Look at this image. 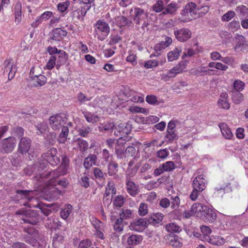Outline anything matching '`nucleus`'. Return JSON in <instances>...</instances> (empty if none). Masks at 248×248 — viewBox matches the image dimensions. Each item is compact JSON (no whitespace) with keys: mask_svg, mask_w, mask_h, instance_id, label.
<instances>
[{"mask_svg":"<svg viewBox=\"0 0 248 248\" xmlns=\"http://www.w3.org/2000/svg\"><path fill=\"white\" fill-rule=\"evenodd\" d=\"M60 171L58 170L52 171H45L41 174L37 175L35 178L39 183L44 182L46 179L49 178L47 181L44 187V192L49 196L51 199H56L61 194V191L56 186L58 185L62 187H65L68 183L66 179L58 180L57 179L61 175Z\"/></svg>","mask_w":248,"mask_h":248,"instance_id":"obj_1","label":"nucleus"},{"mask_svg":"<svg viewBox=\"0 0 248 248\" xmlns=\"http://www.w3.org/2000/svg\"><path fill=\"white\" fill-rule=\"evenodd\" d=\"M201 11V16L205 15L209 10V7L207 5L198 6L197 5L193 2H190L187 3L184 7L182 15L186 16L187 14H189L191 16H194V18H196L198 16L196 15L197 10Z\"/></svg>","mask_w":248,"mask_h":248,"instance_id":"obj_2","label":"nucleus"},{"mask_svg":"<svg viewBox=\"0 0 248 248\" xmlns=\"http://www.w3.org/2000/svg\"><path fill=\"white\" fill-rule=\"evenodd\" d=\"M57 153V149L55 148H52L46 153L42 155V158L44 162L42 163V165L41 163H40V168L43 169L47 163L52 166H55L59 164L60 162V159L56 155Z\"/></svg>","mask_w":248,"mask_h":248,"instance_id":"obj_3","label":"nucleus"},{"mask_svg":"<svg viewBox=\"0 0 248 248\" xmlns=\"http://www.w3.org/2000/svg\"><path fill=\"white\" fill-rule=\"evenodd\" d=\"M16 144V140L15 138L10 137L3 139L0 143V151L5 154L12 152L15 149Z\"/></svg>","mask_w":248,"mask_h":248,"instance_id":"obj_4","label":"nucleus"},{"mask_svg":"<svg viewBox=\"0 0 248 248\" xmlns=\"http://www.w3.org/2000/svg\"><path fill=\"white\" fill-rule=\"evenodd\" d=\"M205 175L203 171L199 170L197 172V175L194 179L192 183V187H194L196 189H198L203 191L207 186V182L205 178Z\"/></svg>","mask_w":248,"mask_h":248,"instance_id":"obj_5","label":"nucleus"},{"mask_svg":"<svg viewBox=\"0 0 248 248\" xmlns=\"http://www.w3.org/2000/svg\"><path fill=\"white\" fill-rule=\"evenodd\" d=\"M171 43L172 39L170 37L165 36L163 40L155 46V52L150 55V57L159 56L161 54V52L170 46Z\"/></svg>","mask_w":248,"mask_h":248,"instance_id":"obj_6","label":"nucleus"},{"mask_svg":"<svg viewBox=\"0 0 248 248\" xmlns=\"http://www.w3.org/2000/svg\"><path fill=\"white\" fill-rule=\"evenodd\" d=\"M16 215L25 216V217H22V220L25 223L31 224H36L38 221L37 218L35 217V212L31 210H25L23 209L17 211Z\"/></svg>","mask_w":248,"mask_h":248,"instance_id":"obj_7","label":"nucleus"},{"mask_svg":"<svg viewBox=\"0 0 248 248\" xmlns=\"http://www.w3.org/2000/svg\"><path fill=\"white\" fill-rule=\"evenodd\" d=\"M4 73L8 74L9 80H12L16 72V68L14 65V61L12 59H7L3 64Z\"/></svg>","mask_w":248,"mask_h":248,"instance_id":"obj_8","label":"nucleus"},{"mask_svg":"<svg viewBox=\"0 0 248 248\" xmlns=\"http://www.w3.org/2000/svg\"><path fill=\"white\" fill-rule=\"evenodd\" d=\"M235 45L234 50L236 52H239L246 50L248 46V41L242 35L237 34L234 38Z\"/></svg>","mask_w":248,"mask_h":248,"instance_id":"obj_9","label":"nucleus"},{"mask_svg":"<svg viewBox=\"0 0 248 248\" xmlns=\"http://www.w3.org/2000/svg\"><path fill=\"white\" fill-rule=\"evenodd\" d=\"M65 119V117H62L60 114L52 116L49 118V124L53 130H58L63 127Z\"/></svg>","mask_w":248,"mask_h":248,"instance_id":"obj_10","label":"nucleus"},{"mask_svg":"<svg viewBox=\"0 0 248 248\" xmlns=\"http://www.w3.org/2000/svg\"><path fill=\"white\" fill-rule=\"evenodd\" d=\"M174 34L177 40L181 42L186 41L191 36V31L185 28L175 31Z\"/></svg>","mask_w":248,"mask_h":248,"instance_id":"obj_11","label":"nucleus"},{"mask_svg":"<svg viewBox=\"0 0 248 248\" xmlns=\"http://www.w3.org/2000/svg\"><path fill=\"white\" fill-rule=\"evenodd\" d=\"M147 225V221L145 218H139L134 220L129 225L130 229L137 232H142Z\"/></svg>","mask_w":248,"mask_h":248,"instance_id":"obj_12","label":"nucleus"},{"mask_svg":"<svg viewBox=\"0 0 248 248\" xmlns=\"http://www.w3.org/2000/svg\"><path fill=\"white\" fill-rule=\"evenodd\" d=\"M187 64V62L186 61L179 62L168 71L170 77L174 78L178 74L182 73L186 68Z\"/></svg>","mask_w":248,"mask_h":248,"instance_id":"obj_13","label":"nucleus"},{"mask_svg":"<svg viewBox=\"0 0 248 248\" xmlns=\"http://www.w3.org/2000/svg\"><path fill=\"white\" fill-rule=\"evenodd\" d=\"M206 206L199 203L193 204L191 206L192 214L202 219V217H204L203 213L205 212V210L206 209Z\"/></svg>","mask_w":248,"mask_h":248,"instance_id":"obj_14","label":"nucleus"},{"mask_svg":"<svg viewBox=\"0 0 248 248\" xmlns=\"http://www.w3.org/2000/svg\"><path fill=\"white\" fill-rule=\"evenodd\" d=\"M175 132V124L173 121H170L168 124L167 133L165 136L166 140L172 141L176 137Z\"/></svg>","mask_w":248,"mask_h":248,"instance_id":"obj_15","label":"nucleus"},{"mask_svg":"<svg viewBox=\"0 0 248 248\" xmlns=\"http://www.w3.org/2000/svg\"><path fill=\"white\" fill-rule=\"evenodd\" d=\"M31 145V140L28 138H22L18 144V151L23 154L27 153Z\"/></svg>","mask_w":248,"mask_h":248,"instance_id":"obj_16","label":"nucleus"},{"mask_svg":"<svg viewBox=\"0 0 248 248\" xmlns=\"http://www.w3.org/2000/svg\"><path fill=\"white\" fill-rule=\"evenodd\" d=\"M94 27L95 30H97L98 31L102 32L106 35L108 34L110 31L109 25L104 20H98L94 25Z\"/></svg>","mask_w":248,"mask_h":248,"instance_id":"obj_17","label":"nucleus"},{"mask_svg":"<svg viewBox=\"0 0 248 248\" xmlns=\"http://www.w3.org/2000/svg\"><path fill=\"white\" fill-rule=\"evenodd\" d=\"M126 189L131 196H135L138 193L139 186L130 179L125 180Z\"/></svg>","mask_w":248,"mask_h":248,"instance_id":"obj_18","label":"nucleus"},{"mask_svg":"<svg viewBox=\"0 0 248 248\" xmlns=\"http://www.w3.org/2000/svg\"><path fill=\"white\" fill-rule=\"evenodd\" d=\"M213 71L214 70L209 69L208 66H200L191 69L190 72L193 75L199 76L205 74L211 75V72Z\"/></svg>","mask_w":248,"mask_h":248,"instance_id":"obj_19","label":"nucleus"},{"mask_svg":"<svg viewBox=\"0 0 248 248\" xmlns=\"http://www.w3.org/2000/svg\"><path fill=\"white\" fill-rule=\"evenodd\" d=\"M217 105L220 108L229 109L230 105L228 101V93L225 92L221 93L217 101Z\"/></svg>","mask_w":248,"mask_h":248,"instance_id":"obj_20","label":"nucleus"},{"mask_svg":"<svg viewBox=\"0 0 248 248\" xmlns=\"http://www.w3.org/2000/svg\"><path fill=\"white\" fill-rule=\"evenodd\" d=\"M15 22L16 24H19L22 20V5L20 1L16 2L13 8Z\"/></svg>","mask_w":248,"mask_h":248,"instance_id":"obj_21","label":"nucleus"},{"mask_svg":"<svg viewBox=\"0 0 248 248\" xmlns=\"http://www.w3.org/2000/svg\"><path fill=\"white\" fill-rule=\"evenodd\" d=\"M147 16V13L142 9L135 8L134 9V20L137 24H140V21Z\"/></svg>","mask_w":248,"mask_h":248,"instance_id":"obj_22","label":"nucleus"},{"mask_svg":"<svg viewBox=\"0 0 248 248\" xmlns=\"http://www.w3.org/2000/svg\"><path fill=\"white\" fill-rule=\"evenodd\" d=\"M182 49L181 46L175 47L173 50L169 51L167 54V58L169 62H173L179 58Z\"/></svg>","mask_w":248,"mask_h":248,"instance_id":"obj_23","label":"nucleus"},{"mask_svg":"<svg viewBox=\"0 0 248 248\" xmlns=\"http://www.w3.org/2000/svg\"><path fill=\"white\" fill-rule=\"evenodd\" d=\"M203 214L204 217H202V219L207 220L210 222H213L217 218V214L216 212L207 206H206V209L205 210V212H204Z\"/></svg>","mask_w":248,"mask_h":248,"instance_id":"obj_24","label":"nucleus"},{"mask_svg":"<svg viewBox=\"0 0 248 248\" xmlns=\"http://www.w3.org/2000/svg\"><path fill=\"white\" fill-rule=\"evenodd\" d=\"M222 136L226 139L230 140L233 136L231 130L225 123H222L218 125Z\"/></svg>","mask_w":248,"mask_h":248,"instance_id":"obj_25","label":"nucleus"},{"mask_svg":"<svg viewBox=\"0 0 248 248\" xmlns=\"http://www.w3.org/2000/svg\"><path fill=\"white\" fill-rule=\"evenodd\" d=\"M116 194V188L113 182H108L104 194V200L108 197L110 196V200H111L112 196Z\"/></svg>","mask_w":248,"mask_h":248,"instance_id":"obj_26","label":"nucleus"},{"mask_svg":"<svg viewBox=\"0 0 248 248\" xmlns=\"http://www.w3.org/2000/svg\"><path fill=\"white\" fill-rule=\"evenodd\" d=\"M97 157L95 155H90L84 159L83 166L86 169H90L93 165H96Z\"/></svg>","mask_w":248,"mask_h":248,"instance_id":"obj_27","label":"nucleus"},{"mask_svg":"<svg viewBox=\"0 0 248 248\" xmlns=\"http://www.w3.org/2000/svg\"><path fill=\"white\" fill-rule=\"evenodd\" d=\"M47 81L46 78L43 75H34L32 78V82L34 86H42L46 84Z\"/></svg>","mask_w":248,"mask_h":248,"instance_id":"obj_28","label":"nucleus"},{"mask_svg":"<svg viewBox=\"0 0 248 248\" xmlns=\"http://www.w3.org/2000/svg\"><path fill=\"white\" fill-rule=\"evenodd\" d=\"M67 32L66 31L60 28H57L53 31V35L52 39L55 41H60L62 38L66 36Z\"/></svg>","mask_w":248,"mask_h":248,"instance_id":"obj_29","label":"nucleus"},{"mask_svg":"<svg viewBox=\"0 0 248 248\" xmlns=\"http://www.w3.org/2000/svg\"><path fill=\"white\" fill-rule=\"evenodd\" d=\"M170 0H157L153 6V10L156 13H159L163 10L164 6L167 5Z\"/></svg>","mask_w":248,"mask_h":248,"instance_id":"obj_30","label":"nucleus"},{"mask_svg":"<svg viewBox=\"0 0 248 248\" xmlns=\"http://www.w3.org/2000/svg\"><path fill=\"white\" fill-rule=\"evenodd\" d=\"M82 113L86 121L92 124L97 123L99 121V117L94 114L87 111H83Z\"/></svg>","mask_w":248,"mask_h":248,"instance_id":"obj_31","label":"nucleus"},{"mask_svg":"<svg viewBox=\"0 0 248 248\" xmlns=\"http://www.w3.org/2000/svg\"><path fill=\"white\" fill-rule=\"evenodd\" d=\"M130 126L127 124L120 123L117 125V129L120 135L127 134L130 131Z\"/></svg>","mask_w":248,"mask_h":248,"instance_id":"obj_32","label":"nucleus"},{"mask_svg":"<svg viewBox=\"0 0 248 248\" xmlns=\"http://www.w3.org/2000/svg\"><path fill=\"white\" fill-rule=\"evenodd\" d=\"M142 240V238L140 235H131L127 239V244L128 245H137Z\"/></svg>","mask_w":248,"mask_h":248,"instance_id":"obj_33","label":"nucleus"},{"mask_svg":"<svg viewBox=\"0 0 248 248\" xmlns=\"http://www.w3.org/2000/svg\"><path fill=\"white\" fill-rule=\"evenodd\" d=\"M133 214L132 211L127 208H123L119 214L120 217L123 221L124 219H128L132 217Z\"/></svg>","mask_w":248,"mask_h":248,"instance_id":"obj_34","label":"nucleus"},{"mask_svg":"<svg viewBox=\"0 0 248 248\" xmlns=\"http://www.w3.org/2000/svg\"><path fill=\"white\" fill-rule=\"evenodd\" d=\"M178 9L177 4L175 2H171L167 5L164 9L163 13L164 14H174Z\"/></svg>","mask_w":248,"mask_h":248,"instance_id":"obj_35","label":"nucleus"},{"mask_svg":"<svg viewBox=\"0 0 248 248\" xmlns=\"http://www.w3.org/2000/svg\"><path fill=\"white\" fill-rule=\"evenodd\" d=\"M90 8V6L86 10L84 7H81L73 12V15L79 20H83L85 16L87 11Z\"/></svg>","mask_w":248,"mask_h":248,"instance_id":"obj_36","label":"nucleus"},{"mask_svg":"<svg viewBox=\"0 0 248 248\" xmlns=\"http://www.w3.org/2000/svg\"><path fill=\"white\" fill-rule=\"evenodd\" d=\"M74 143L78 146L77 148L81 152H84L88 149V143L83 139H79L75 141Z\"/></svg>","mask_w":248,"mask_h":248,"instance_id":"obj_37","label":"nucleus"},{"mask_svg":"<svg viewBox=\"0 0 248 248\" xmlns=\"http://www.w3.org/2000/svg\"><path fill=\"white\" fill-rule=\"evenodd\" d=\"M138 169V167L136 166L132 168H128L126 172L125 180H131V178L136 174Z\"/></svg>","mask_w":248,"mask_h":248,"instance_id":"obj_38","label":"nucleus"},{"mask_svg":"<svg viewBox=\"0 0 248 248\" xmlns=\"http://www.w3.org/2000/svg\"><path fill=\"white\" fill-rule=\"evenodd\" d=\"M206 240L210 243L216 246L221 245L223 243V240L219 236H208V238H206Z\"/></svg>","mask_w":248,"mask_h":248,"instance_id":"obj_39","label":"nucleus"},{"mask_svg":"<svg viewBox=\"0 0 248 248\" xmlns=\"http://www.w3.org/2000/svg\"><path fill=\"white\" fill-rule=\"evenodd\" d=\"M236 12L243 17H248V8L245 5H241L237 6Z\"/></svg>","mask_w":248,"mask_h":248,"instance_id":"obj_40","label":"nucleus"},{"mask_svg":"<svg viewBox=\"0 0 248 248\" xmlns=\"http://www.w3.org/2000/svg\"><path fill=\"white\" fill-rule=\"evenodd\" d=\"M108 174L110 176H114L118 171V164L114 162H111L108 165Z\"/></svg>","mask_w":248,"mask_h":248,"instance_id":"obj_41","label":"nucleus"},{"mask_svg":"<svg viewBox=\"0 0 248 248\" xmlns=\"http://www.w3.org/2000/svg\"><path fill=\"white\" fill-rule=\"evenodd\" d=\"M61 128L62 131L59 135V141L61 143H64L69 133V129L67 126H63Z\"/></svg>","mask_w":248,"mask_h":248,"instance_id":"obj_42","label":"nucleus"},{"mask_svg":"<svg viewBox=\"0 0 248 248\" xmlns=\"http://www.w3.org/2000/svg\"><path fill=\"white\" fill-rule=\"evenodd\" d=\"M72 211V206L68 204L66 205L63 209L61 211V216L64 219H66L69 217Z\"/></svg>","mask_w":248,"mask_h":248,"instance_id":"obj_43","label":"nucleus"},{"mask_svg":"<svg viewBox=\"0 0 248 248\" xmlns=\"http://www.w3.org/2000/svg\"><path fill=\"white\" fill-rule=\"evenodd\" d=\"M170 245L173 247H180L182 246L181 239L177 235L170 237Z\"/></svg>","mask_w":248,"mask_h":248,"instance_id":"obj_44","label":"nucleus"},{"mask_svg":"<svg viewBox=\"0 0 248 248\" xmlns=\"http://www.w3.org/2000/svg\"><path fill=\"white\" fill-rule=\"evenodd\" d=\"M166 230L170 232H179L181 231L180 227L174 223H170L166 226Z\"/></svg>","mask_w":248,"mask_h":248,"instance_id":"obj_45","label":"nucleus"},{"mask_svg":"<svg viewBox=\"0 0 248 248\" xmlns=\"http://www.w3.org/2000/svg\"><path fill=\"white\" fill-rule=\"evenodd\" d=\"M244 99L243 95L242 93L236 92L232 93V100L236 104H240Z\"/></svg>","mask_w":248,"mask_h":248,"instance_id":"obj_46","label":"nucleus"},{"mask_svg":"<svg viewBox=\"0 0 248 248\" xmlns=\"http://www.w3.org/2000/svg\"><path fill=\"white\" fill-rule=\"evenodd\" d=\"M78 131L80 136L86 137L92 132V129L88 126H82Z\"/></svg>","mask_w":248,"mask_h":248,"instance_id":"obj_47","label":"nucleus"},{"mask_svg":"<svg viewBox=\"0 0 248 248\" xmlns=\"http://www.w3.org/2000/svg\"><path fill=\"white\" fill-rule=\"evenodd\" d=\"M113 229L117 232H122L123 231L124 225L121 219L118 218L116 219L113 225Z\"/></svg>","mask_w":248,"mask_h":248,"instance_id":"obj_48","label":"nucleus"},{"mask_svg":"<svg viewBox=\"0 0 248 248\" xmlns=\"http://www.w3.org/2000/svg\"><path fill=\"white\" fill-rule=\"evenodd\" d=\"M135 144L132 143L131 145L128 146L125 150V156L126 157L133 156L136 152V150L134 147Z\"/></svg>","mask_w":248,"mask_h":248,"instance_id":"obj_49","label":"nucleus"},{"mask_svg":"<svg viewBox=\"0 0 248 248\" xmlns=\"http://www.w3.org/2000/svg\"><path fill=\"white\" fill-rule=\"evenodd\" d=\"M148 211V208L147 204L143 202L140 203L138 209L139 215L140 216H144L147 214Z\"/></svg>","mask_w":248,"mask_h":248,"instance_id":"obj_50","label":"nucleus"},{"mask_svg":"<svg viewBox=\"0 0 248 248\" xmlns=\"http://www.w3.org/2000/svg\"><path fill=\"white\" fill-rule=\"evenodd\" d=\"M245 86V83L240 80H235L233 82V88L238 92L244 90Z\"/></svg>","mask_w":248,"mask_h":248,"instance_id":"obj_51","label":"nucleus"},{"mask_svg":"<svg viewBox=\"0 0 248 248\" xmlns=\"http://www.w3.org/2000/svg\"><path fill=\"white\" fill-rule=\"evenodd\" d=\"M171 202H170V204L171 207L173 209H177L179 207L180 203V200L178 196H171Z\"/></svg>","mask_w":248,"mask_h":248,"instance_id":"obj_52","label":"nucleus"},{"mask_svg":"<svg viewBox=\"0 0 248 248\" xmlns=\"http://www.w3.org/2000/svg\"><path fill=\"white\" fill-rule=\"evenodd\" d=\"M57 60V56H51L46 64L45 66V68L48 70H51L54 67L56 64V61Z\"/></svg>","mask_w":248,"mask_h":248,"instance_id":"obj_53","label":"nucleus"},{"mask_svg":"<svg viewBox=\"0 0 248 248\" xmlns=\"http://www.w3.org/2000/svg\"><path fill=\"white\" fill-rule=\"evenodd\" d=\"M115 153L117 157L119 159H125V153L124 151V149L120 147L119 146L115 147Z\"/></svg>","mask_w":248,"mask_h":248,"instance_id":"obj_54","label":"nucleus"},{"mask_svg":"<svg viewBox=\"0 0 248 248\" xmlns=\"http://www.w3.org/2000/svg\"><path fill=\"white\" fill-rule=\"evenodd\" d=\"M77 98L80 105L83 104L85 103V102L89 101L91 100V98L88 97L82 93H78L77 95Z\"/></svg>","mask_w":248,"mask_h":248,"instance_id":"obj_55","label":"nucleus"},{"mask_svg":"<svg viewBox=\"0 0 248 248\" xmlns=\"http://www.w3.org/2000/svg\"><path fill=\"white\" fill-rule=\"evenodd\" d=\"M159 64V62L156 60H150L144 63V67L147 69L153 68L156 67Z\"/></svg>","mask_w":248,"mask_h":248,"instance_id":"obj_56","label":"nucleus"},{"mask_svg":"<svg viewBox=\"0 0 248 248\" xmlns=\"http://www.w3.org/2000/svg\"><path fill=\"white\" fill-rule=\"evenodd\" d=\"M146 102L152 105H157L159 104V102L158 101L157 97L155 95H148L146 97Z\"/></svg>","mask_w":248,"mask_h":248,"instance_id":"obj_57","label":"nucleus"},{"mask_svg":"<svg viewBox=\"0 0 248 248\" xmlns=\"http://www.w3.org/2000/svg\"><path fill=\"white\" fill-rule=\"evenodd\" d=\"M124 202V198L121 195L117 196L113 201L114 205L118 207H122L123 205Z\"/></svg>","mask_w":248,"mask_h":248,"instance_id":"obj_58","label":"nucleus"},{"mask_svg":"<svg viewBox=\"0 0 248 248\" xmlns=\"http://www.w3.org/2000/svg\"><path fill=\"white\" fill-rule=\"evenodd\" d=\"M235 15V13L234 11H229L222 16L221 19L223 21H229L231 20Z\"/></svg>","mask_w":248,"mask_h":248,"instance_id":"obj_59","label":"nucleus"},{"mask_svg":"<svg viewBox=\"0 0 248 248\" xmlns=\"http://www.w3.org/2000/svg\"><path fill=\"white\" fill-rule=\"evenodd\" d=\"M36 128L39 132L38 133V134H44L47 131L48 129L47 124L44 123L39 124L37 125Z\"/></svg>","mask_w":248,"mask_h":248,"instance_id":"obj_60","label":"nucleus"},{"mask_svg":"<svg viewBox=\"0 0 248 248\" xmlns=\"http://www.w3.org/2000/svg\"><path fill=\"white\" fill-rule=\"evenodd\" d=\"M162 166L165 171H170L175 168L174 164L172 161H167L162 164Z\"/></svg>","mask_w":248,"mask_h":248,"instance_id":"obj_61","label":"nucleus"},{"mask_svg":"<svg viewBox=\"0 0 248 248\" xmlns=\"http://www.w3.org/2000/svg\"><path fill=\"white\" fill-rule=\"evenodd\" d=\"M114 124L113 123H107L101 124L99 127L100 131H109L113 129Z\"/></svg>","mask_w":248,"mask_h":248,"instance_id":"obj_62","label":"nucleus"},{"mask_svg":"<svg viewBox=\"0 0 248 248\" xmlns=\"http://www.w3.org/2000/svg\"><path fill=\"white\" fill-rule=\"evenodd\" d=\"M69 5V2L68 1L60 2L57 5V8L60 12L63 13L67 10Z\"/></svg>","mask_w":248,"mask_h":248,"instance_id":"obj_63","label":"nucleus"},{"mask_svg":"<svg viewBox=\"0 0 248 248\" xmlns=\"http://www.w3.org/2000/svg\"><path fill=\"white\" fill-rule=\"evenodd\" d=\"M202 191L201 190H199L198 189H196L194 187H193L192 191L189 196L190 199L193 201H196Z\"/></svg>","mask_w":248,"mask_h":248,"instance_id":"obj_64","label":"nucleus"}]
</instances>
